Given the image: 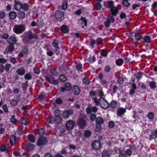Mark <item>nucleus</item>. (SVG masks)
Masks as SVG:
<instances>
[{
    "instance_id": "obj_1",
    "label": "nucleus",
    "mask_w": 157,
    "mask_h": 157,
    "mask_svg": "<svg viewBox=\"0 0 157 157\" xmlns=\"http://www.w3.org/2000/svg\"><path fill=\"white\" fill-rule=\"evenodd\" d=\"M22 40L25 44H31L33 42L31 40L34 39L37 40L39 36L36 33H34L31 30L25 32L22 36Z\"/></svg>"
},
{
    "instance_id": "obj_2",
    "label": "nucleus",
    "mask_w": 157,
    "mask_h": 157,
    "mask_svg": "<svg viewBox=\"0 0 157 157\" xmlns=\"http://www.w3.org/2000/svg\"><path fill=\"white\" fill-rule=\"evenodd\" d=\"M107 7L110 8L109 10L110 14L113 16H116L119 12V10L117 7L114 6V3L113 1L107 2Z\"/></svg>"
},
{
    "instance_id": "obj_3",
    "label": "nucleus",
    "mask_w": 157,
    "mask_h": 157,
    "mask_svg": "<svg viewBox=\"0 0 157 157\" xmlns=\"http://www.w3.org/2000/svg\"><path fill=\"white\" fill-rule=\"evenodd\" d=\"M26 29V26L24 24L15 25L13 28V32L17 34L22 33Z\"/></svg>"
},
{
    "instance_id": "obj_4",
    "label": "nucleus",
    "mask_w": 157,
    "mask_h": 157,
    "mask_svg": "<svg viewBox=\"0 0 157 157\" xmlns=\"http://www.w3.org/2000/svg\"><path fill=\"white\" fill-rule=\"evenodd\" d=\"M55 17L56 19L61 22L65 19L64 13L61 10H58L55 12Z\"/></svg>"
},
{
    "instance_id": "obj_5",
    "label": "nucleus",
    "mask_w": 157,
    "mask_h": 157,
    "mask_svg": "<svg viewBox=\"0 0 157 157\" xmlns=\"http://www.w3.org/2000/svg\"><path fill=\"white\" fill-rule=\"evenodd\" d=\"M47 143L48 140L46 137L44 136H40L37 140L36 144L38 146L40 147L47 144Z\"/></svg>"
},
{
    "instance_id": "obj_6",
    "label": "nucleus",
    "mask_w": 157,
    "mask_h": 157,
    "mask_svg": "<svg viewBox=\"0 0 157 157\" xmlns=\"http://www.w3.org/2000/svg\"><path fill=\"white\" fill-rule=\"evenodd\" d=\"M91 37L92 38V36ZM90 45L92 48H94L95 44L98 45H102L103 44V39L100 37H98L96 40L90 38Z\"/></svg>"
},
{
    "instance_id": "obj_7",
    "label": "nucleus",
    "mask_w": 157,
    "mask_h": 157,
    "mask_svg": "<svg viewBox=\"0 0 157 157\" xmlns=\"http://www.w3.org/2000/svg\"><path fill=\"white\" fill-rule=\"evenodd\" d=\"M73 113V111L72 109H65L63 111L62 115L64 119H68Z\"/></svg>"
},
{
    "instance_id": "obj_8",
    "label": "nucleus",
    "mask_w": 157,
    "mask_h": 157,
    "mask_svg": "<svg viewBox=\"0 0 157 157\" xmlns=\"http://www.w3.org/2000/svg\"><path fill=\"white\" fill-rule=\"evenodd\" d=\"M44 78L46 81H47L49 83L53 84L54 85H57L59 83V80L58 79H55V78L53 76H52V78H50L48 76H45Z\"/></svg>"
},
{
    "instance_id": "obj_9",
    "label": "nucleus",
    "mask_w": 157,
    "mask_h": 157,
    "mask_svg": "<svg viewBox=\"0 0 157 157\" xmlns=\"http://www.w3.org/2000/svg\"><path fill=\"white\" fill-rule=\"evenodd\" d=\"M77 124L80 129L84 128L87 125L86 121L82 118H80L77 120Z\"/></svg>"
},
{
    "instance_id": "obj_10",
    "label": "nucleus",
    "mask_w": 157,
    "mask_h": 157,
    "mask_svg": "<svg viewBox=\"0 0 157 157\" xmlns=\"http://www.w3.org/2000/svg\"><path fill=\"white\" fill-rule=\"evenodd\" d=\"M100 105L101 108L104 109H106L109 106V104L107 101L104 98H102L100 103Z\"/></svg>"
},
{
    "instance_id": "obj_11",
    "label": "nucleus",
    "mask_w": 157,
    "mask_h": 157,
    "mask_svg": "<svg viewBox=\"0 0 157 157\" xmlns=\"http://www.w3.org/2000/svg\"><path fill=\"white\" fill-rule=\"evenodd\" d=\"M54 116H50L47 119V121L49 124H53L56 123L57 124H61V123L58 122L57 121L58 120Z\"/></svg>"
},
{
    "instance_id": "obj_12",
    "label": "nucleus",
    "mask_w": 157,
    "mask_h": 157,
    "mask_svg": "<svg viewBox=\"0 0 157 157\" xmlns=\"http://www.w3.org/2000/svg\"><path fill=\"white\" fill-rule=\"evenodd\" d=\"M71 85L68 82L66 83L63 87H61L60 90L62 92H64L65 91H69L71 89Z\"/></svg>"
},
{
    "instance_id": "obj_13",
    "label": "nucleus",
    "mask_w": 157,
    "mask_h": 157,
    "mask_svg": "<svg viewBox=\"0 0 157 157\" xmlns=\"http://www.w3.org/2000/svg\"><path fill=\"white\" fill-rule=\"evenodd\" d=\"M93 149L98 150L100 149L101 147V144L100 142L98 140L94 141L91 145Z\"/></svg>"
},
{
    "instance_id": "obj_14",
    "label": "nucleus",
    "mask_w": 157,
    "mask_h": 157,
    "mask_svg": "<svg viewBox=\"0 0 157 157\" xmlns=\"http://www.w3.org/2000/svg\"><path fill=\"white\" fill-rule=\"evenodd\" d=\"M13 3L14 9L17 11L20 10L21 9L22 3L19 1L14 0L13 1Z\"/></svg>"
},
{
    "instance_id": "obj_15",
    "label": "nucleus",
    "mask_w": 157,
    "mask_h": 157,
    "mask_svg": "<svg viewBox=\"0 0 157 157\" xmlns=\"http://www.w3.org/2000/svg\"><path fill=\"white\" fill-rule=\"evenodd\" d=\"M54 115L55 117L57 119V120L58 122L61 123L62 121V118L60 116L61 112L60 110L59 109H56L54 112Z\"/></svg>"
},
{
    "instance_id": "obj_16",
    "label": "nucleus",
    "mask_w": 157,
    "mask_h": 157,
    "mask_svg": "<svg viewBox=\"0 0 157 157\" xmlns=\"http://www.w3.org/2000/svg\"><path fill=\"white\" fill-rule=\"evenodd\" d=\"M75 126V124L74 122L71 120H69L67 121L66 127V128L67 130H72L74 128Z\"/></svg>"
},
{
    "instance_id": "obj_17",
    "label": "nucleus",
    "mask_w": 157,
    "mask_h": 157,
    "mask_svg": "<svg viewBox=\"0 0 157 157\" xmlns=\"http://www.w3.org/2000/svg\"><path fill=\"white\" fill-rule=\"evenodd\" d=\"M14 45L10 44L7 46L5 50H4V54H7L12 52L14 50Z\"/></svg>"
},
{
    "instance_id": "obj_18",
    "label": "nucleus",
    "mask_w": 157,
    "mask_h": 157,
    "mask_svg": "<svg viewBox=\"0 0 157 157\" xmlns=\"http://www.w3.org/2000/svg\"><path fill=\"white\" fill-rule=\"evenodd\" d=\"M126 110L125 108H120L117 109V117H121L126 112Z\"/></svg>"
},
{
    "instance_id": "obj_19",
    "label": "nucleus",
    "mask_w": 157,
    "mask_h": 157,
    "mask_svg": "<svg viewBox=\"0 0 157 157\" xmlns=\"http://www.w3.org/2000/svg\"><path fill=\"white\" fill-rule=\"evenodd\" d=\"M135 146H130V148L127 149L125 151V154L126 155L130 156L132 154V150H135Z\"/></svg>"
},
{
    "instance_id": "obj_20",
    "label": "nucleus",
    "mask_w": 157,
    "mask_h": 157,
    "mask_svg": "<svg viewBox=\"0 0 157 157\" xmlns=\"http://www.w3.org/2000/svg\"><path fill=\"white\" fill-rule=\"evenodd\" d=\"M17 41V40L16 38L15 37L13 36L10 37L7 40V42L8 44L13 45L16 43Z\"/></svg>"
},
{
    "instance_id": "obj_21",
    "label": "nucleus",
    "mask_w": 157,
    "mask_h": 157,
    "mask_svg": "<svg viewBox=\"0 0 157 157\" xmlns=\"http://www.w3.org/2000/svg\"><path fill=\"white\" fill-rule=\"evenodd\" d=\"M16 72L18 75L22 76L25 74V71L24 68L20 67L17 70Z\"/></svg>"
},
{
    "instance_id": "obj_22",
    "label": "nucleus",
    "mask_w": 157,
    "mask_h": 157,
    "mask_svg": "<svg viewBox=\"0 0 157 157\" xmlns=\"http://www.w3.org/2000/svg\"><path fill=\"white\" fill-rule=\"evenodd\" d=\"M135 40L136 42L139 41H142L143 36L139 33H136L134 36Z\"/></svg>"
},
{
    "instance_id": "obj_23",
    "label": "nucleus",
    "mask_w": 157,
    "mask_h": 157,
    "mask_svg": "<svg viewBox=\"0 0 157 157\" xmlns=\"http://www.w3.org/2000/svg\"><path fill=\"white\" fill-rule=\"evenodd\" d=\"M17 16H18V18L20 19H23L25 17V13L24 11H23L21 10H18V12L17 13Z\"/></svg>"
},
{
    "instance_id": "obj_24",
    "label": "nucleus",
    "mask_w": 157,
    "mask_h": 157,
    "mask_svg": "<svg viewBox=\"0 0 157 157\" xmlns=\"http://www.w3.org/2000/svg\"><path fill=\"white\" fill-rule=\"evenodd\" d=\"M131 84L132 89L130 90L129 94L130 95H132L135 93L137 87L136 83Z\"/></svg>"
},
{
    "instance_id": "obj_25",
    "label": "nucleus",
    "mask_w": 157,
    "mask_h": 157,
    "mask_svg": "<svg viewBox=\"0 0 157 157\" xmlns=\"http://www.w3.org/2000/svg\"><path fill=\"white\" fill-rule=\"evenodd\" d=\"M61 32L66 33L69 32V29L67 26L65 25H62L60 28Z\"/></svg>"
},
{
    "instance_id": "obj_26",
    "label": "nucleus",
    "mask_w": 157,
    "mask_h": 157,
    "mask_svg": "<svg viewBox=\"0 0 157 157\" xmlns=\"http://www.w3.org/2000/svg\"><path fill=\"white\" fill-rule=\"evenodd\" d=\"M74 94L75 95L78 96L80 92V89L78 86L75 85L74 86Z\"/></svg>"
},
{
    "instance_id": "obj_27",
    "label": "nucleus",
    "mask_w": 157,
    "mask_h": 157,
    "mask_svg": "<svg viewBox=\"0 0 157 157\" xmlns=\"http://www.w3.org/2000/svg\"><path fill=\"white\" fill-rule=\"evenodd\" d=\"M36 23L37 24V28L39 29L42 28L43 25V20L41 18L37 19Z\"/></svg>"
},
{
    "instance_id": "obj_28",
    "label": "nucleus",
    "mask_w": 157,
    "mask_h": 157,
    "mask_svg": "<svg viewBox=\"0 0 157 157\" xmlns=\"http://www.w3.org/2000/svg\"><path fill=\"white\" fill-rule=\"evenodd\" d=\"M151 38L149 36L145 35L144 37H143L142 41L147 43H149L151 42Z\"/></svg>"
},
{
    "instance_id": "obj_29",
    "label": "nucleus",
    "mask_w": 157,
    "mask_h": 157,
    "mask_svg": "<svg viewBox=\"0 0 157 157\" xmlns=\"http://www.w3.org/2000/svg\"><path fill=\"white\" fill-rule=\"evenodd\" d=\"M27 138L30 142L34 143L35 141V137L34 135L29 134L27 136Z\"/></svg>"
},
{
    "instance_id": "obj_30",
    "label": "nucleus",
    "mask_w": 157,
    "mask_h": 157,
    "mask_svg": "<svg viewBox=\"0 0 157 157\" xmlns=\"http://www.w3.org/2000/svg\"><path fill=\"white\" fill-rule=\"evenodd\" d=\"M147 117L150 121H153L155 118V115L152 112H149L147 115Z\"/></svg>"
},
{
    "instance_id": "obj_31",
    "label": "nucleus",
    "mask_w": 157,
    "mask_h": 157,
    "mask_svg": "<svg viewBox=\"0 0 157 157\" xmlns=\"http://www.w3.org/2000/svg\"><path fill=\"white\" fill-rule=\"evenodd\" d=\"M9 16L10 19L14 20L17 17V14L15 11H11L9 12Z\"/></svg>"
},
{
    "instance_id": "obj_32",
    "label": "nucleus",
    "mask_w": 157,
    "mask_h": 157,
    "mask_svg": "<svg viewBox=\"0 0 157 157\" xmlns=\"http://www.w3.org/2000/svg\"><path fill=\"white\" fill-rule=\"evenodd\" d=\"M95 123L98 125H101L104 123V121L102 118L98 117L96 120Z\"/></svg>"
},
{
    "instance_id": "obj_33",
    "label": "nucleus",
    "mask_w": 157,
    "mask_h": 157,
    "mask_svg": "<svg viewBox=\"0 0 157 157\" xmlns=\"http://www.w3.org/2000/svg\"><path fill=\"white\" fill-rule=\"evenodd\" d=\"M75 69L78 73L82 72L83 71L82 69V65L80 63H77L75 66Z\"/></svg>"
},
{
    "instance_id": "obj_34",
    "label": "nucleus",
    "mask_w": 157,
    "mask_h": 157,
    "mask_svg": "<svg viewBox=\"0 0 157 157\" xmlns=\"http://www.w3.org/2000/svg\"><path fill=\"white\" fill-rule=\"evenodd\" d=\"M23 91H25L29 86L28 81H26L25 82H23L21 84Z\"/></svg>"
},
{
    "instance_id": "obj_35",
    "label": "nucleus",
    "mask_w": 157,
    "mask_h": 157,
    "mask_svg": "<svg viewBox=\"0 0 157 157\" xmlns=\"http://www.w3.org/2000/svg\"><path fill=\"white\" fill-rule=\"evenodd\" d=\"M150 137L151 139H155L157 138V129L155 131H152L150 135Z\"/></svg>"
},
{
    "instance_id": "obj_36",
    "label": "nucleus",
    "mask_w": 157,
    "mask_h": 157,
    "mask_svg": "<svg viewBox=\"0 0 157 157\" xmlns=\"http://www.w3.org/2000/svg\"><path fill=\"white\" fill-rule=\"evenodd\" d=\"M21 9L25 11H28L29 9V6L28 4L25 3L21 5Z\"/></svg>"
},
{
    "instance_id": "obj_37",
    "label": "nucleus",
    "mask_w": 157,
    "mask_h": 157,
    "mask_svg": "<svg viewBox=\"0 0 157 157\" xmlns=\"http://www.w3.org/2000/svg\"><path fill=\"white\" fill-rule=\"evenodd\" d=\"M17 140L16 136L14 135H12L10 140V143L11 144L13 145L15 144Z\"/></svg>"
},
{
    "instance_id": "obj_38",
    "label": "nucleus",
    "mask_w": 157,
    "mask_h": 157,
    "mask_svg": "<svg viewBox=\"0 0 157 157\" xmlns=\"http://www.w3.org/2000/svg\"><path fill=\"white\" fill-rule=\"evenodd\" d=\"M82 81L83 84L85 85H89L90 83V81L87 76H85L82 79Z\"/></svg>"
},
{
    "instance_id": "obj_39",
    "label": "nucleus",
    "mask_w": 157,
    "mask_h": 157,
    "mask_svg": "<svg viewBox=\"0 0 157 157\" xmlns=\"http://www.w3.org/2000/svg\"><path fill=\"white\" fill-rule=\"evenodd\" d=\"M26 148L28 151L33 150L34 148V145L30 143H28L26 145Z\"/></svg>"
},
{
    "instance_id": "obj_40",
    "label": "nucleus",
    "mask_w": 157,
    "mask_h": 157,
    "mask_svg": "<svg viewBox=\"0 0 157 157\" xmlns=\"http://www.w3.org/2000/svg\"><path fill=\"white\" fill-rule=\"evenodd\" d=\"M59 41L57 39L55 38H54L53 39L52 44L54 48H56V47H59Z\"/></svg>"
},
{
    "instance_id": "obj_41",
    "label": "nucleus",
    "mask_w": 157,
    "mask_h": 157,
    "mask_svg": "<svg viewBox=\"0 0 157 157\" xmlns=\"http://www.w3.org/2000/svg\"><path fill=\"white\" fill-rule=\"evenodd\" d=\"M67 0H63L62 3V5L61 6V9L63 10H66L67 9Z\"/></svg>"
},
{
    "instance_id": "obj_42",
    "label": "nucleus",
    "mask_w": 157,
    "mask_h": 157,
    "mask_svg": "<svg viewBox=\"0 0 157 157\" xmlns=\"http://www.w3.org/2000/svg\"><path fill=\"white\" fill-rule=\"evenodd\" d=\"M96 61L95 57L94 55H90L88 59V61L91 63H94Z\"/></svg>"
},
{
    "instance_id": "obj_43",
    "label": "nucleus",
    "mask_w": 157,
    "mask_h": 157,
    "mask_svg": "<svg viewBox=\"0 0 157 157\" xmlns=\"http://www.w3.org/2000/svg\"><path fill=\"white\" fill-rule=\"evenodd\" d=\"M45 133V130L43 128H40L38 130V134L40 136H43Z\"/></svg>"
},
{
    "instance_id": "obj_44",
    "label": "nucleus",
    "mask_w": 157,
    "mask_h": 157,
    "mask_svg": "<svg viewBox=\"0 0 157 157\" xmlns=\"http://www.w3.org/2000/svg\"><path fill=\"white\" fill-rule=\"evenodd\" d=\"M100 54L104 57H107L108 55V52L105 49H103L101 50Z\"/></svg>"
},
{
    "instance_id": "obj_45",
    "label": "nucleus",
    "mask_w": 157,
    "mask_h": 157,
    "mask_svg": "<svg viewBox=\"0 0 157 157\" xmlns=\"http://www.w3.org/2000/svg\"><path fill=\"white\" fill-rule=\"evenodd\" d=\"M109 106L113 109L116 108L117 106V101L114 100H113L109 104Z\"/></svg>"
},
{
    "instance_id": "obj_46",
    "label": "nucleus",
    "mask_w": 157,
    "mask_h": 157,
    "mask_svg": "<svg viewBox=\"0 0 157 157\" xmlns=\"http://www.w3.org/2000/svg\"><path fill=\"white\" fill-rule=\"evenodd\" d=\"M115 16H113L112 15L109 16L107 17V20L109 21L111 23H112L114 22L115 18L114 17Z\"/></svg>"
},
{
    "instance_id": "obj_47",
    "label": "nucleus",
    "mask_w": 157,
    "mask_h": 157,
    "mask_svg": "<svg viewBox=\"0 0 157 157\" xmlns=\"http://www.w3.org/2000/svg\"><path fill=\"white\" fill-rule=\"evenodd\" d=\"M124 63V61L122 59H118L116 61V65L119 66H121Z\"/></svg>"
},
{
    "instance_id": "obj_48",
    "label": "nucleus",
    "mask_w": 157,
    "mask_h": 157,
    "mask_svg": "<svg viewBox=\"0 0 157 157\" xmlns=\"http://www.w3.org/2000/svg\"><path fill=\"white\" fill-rule=\"evenodd\" d=\"M102 98H100L98 100V98L96 97L93 98H92V100L95 103L96 105H98L100 104V103L101 100H102Z\"/></svg>"
},
{
    "instance_id": "obj_49",
    "label": "nucleus",
    "mask_w": 157,
    "mask_h": 157,
    "mask_svg": "<svg viewBox=\"0 0 157 157\" xmlns=\"http://www.w3.org/2000/svg\"><path fill=\"white\" fill-rule=\"evenodd\" d=\"M51 73L54 76H57L58 74V72L55 68H51L50 69Z\"/></svg>"
},
{
    "instance_id": "obj_50",
    "label": "nucleus",
    "mask_w": 157,
    "mask_h": 157,
    "mask_svg": "<svg viewBox=\"0 0 157 157\" xmlns=\"http://www.w3.org/2000/svg\"><path fill=\"white\" fill-rule=\"evenodd\" d=\"M92 134L91 131L89 130H86L84 132V136L85 137H89Z\"/></svg>"
},
{
    "instance_id": "obj_51",
    "label": "nucleus",
    "mask_w": 157,
    "mask_h": 157,
    "mask_svg": "<svg viewBox=\"0 0 157 157\" xmlns=\"http://www.w3.org/2000/svg\"><path fill=\"white\" fill-rule=\"evenodd\" d=\"M45 97V95L44 93L42 92L40 93L38 96L37 98L39 100H41L43 99Z\"/></svg>"
},
{
    "instance_id": "obj_52",
    "label": "nucleus",
    "mask_w": 157,
    "mask_h": 157,
    "mask_svg": "<svg viewBox=\"0 0 157 157\" xmlns=\"http://www.w3.org/2000/svg\"><path fill=\"white\" fill-rule=\"evenodd\" d=\"M149 85L151 90L154 89L156 87V83L155 81H151L150 82Z\"/></svg>"
},
{
    "instance_id": "obj_53",
    "label": "nucleus",
    "mask_w": 157,
    "mask_h": 157,
    "mask_svg": "<svg viewBox=\"0 0 157 157\" xmlns=\"http://www.w3.org/2000/svg\"><path fill=\"white\" fill-rule=\"evenodd\" d=\"M102 157H109V152L106 150H103L102 153Z\"/></svg>"
},
{
    "instance_id": "obj_54",
    "label": "nucleus",
    "mask_w": 157,
    "mask_h": 157,
    "mask_svg": "<svg viewBox=\"0 0 157 157\" xmlns=\"http://www.w3.org/2000/svg\"><path fill=\"white\" fill-rule=\"evenodd\" d=\"M20 122L22 124L27 125L28 121L27 119L25 118H22L20 119Z\"/></svg>"
},
{
    "instance_id": "obj_55",
    "label": "nucleus",
    "mask_w": 157,
    "mask_h": 157,
    "mask_svg": "<svg viewBox=\"0 0 157 157\" xmlns=\"http://www.w3.org/2000/svg\"><path fill=\"white\" fill-rule=\"evenodd\" d=\"M11 67V65L10 64L8 63L5 64L4 67V68L6 71L7 72H9Z\"/></svg>"
},
{
    "instance_id": "obj_56",
    "label": "nucleus",
    "mask_w": 157,
    "mask_h": 157,
    "mask_svg": "<svg viewBox=\"0 0 157 157\" xmlns=\"http://www.w3.org/2000/svg\"><path fill=\"white\" fill-rule=\"evenodd\" d=\"M143 73L142 72H137L135 74V76L138 80L142 78Z\"/></svg>"
},
{
    "instance_id": "obj_57",
    "label": "nucleus",
    "mask_w": 157,
    "mask_h": 157,
    "mask_svg": "<svg viewBox=\"0 0 157 157\" xmlns=\"http://www.w3.org/2000/svg\"><path fill=\"white\" fill-rule=\"evenodd\" d=\"M32 75L30 73H26V74H25L24 76L25 79L27 80H29L31 79L32 78Z\"/></svg>"
},
{
    "instance_id": "obj_58",
    "label": "nucleus",
    "mask_w": 157,
    "mask_h": 157,
    "mask_svg": "<svg viewBox=\"0 0 157 157\" xmlns=\"http://www.w3.org/2000/svg\"><path fill=\"white\" fill-rule=\"evenodd\" d=\"M79 20L82 21V23L84 24L85 26H87V20L86 19L85 17H83L82 16Z\"/></svg>"
},
{
    "instance_id": "obj_59",
    "label": "nucleus",
    "mask_w": 157,
    "mask_h": 157,
    "mask_svg": "<svg viewBox=\"0 0 157 157\" xmlns=\"http://www.w3.org/2000/svg\"><path fill=\"white\" fill-rule=\"evenodd\" d=\"M0 150L2 152L6 151L7 152H8V148L5 145H1L0 146Z\"/></svg>"
},
{
    "instance_id": "obj_60",
    "label": "nucleus",
    "mask_w": 157,
    "mask_h": 157,
    "mask_svg": "<svg viewBox=\"0 0 157 157\" xmlns=\"http://www.w3.org/2000/svg\"><path fill=\"white\" fill-rule=\"evenodd\" d=\"M97 118L96 115L94 113H92L90 115V119L92 121H96Z\"/></svg>"
},
{
    "instance_id": "obj_61",
    "label": "nucleus",
    "mask_w": 157,
    "mask_h": 157,
    "mask_svg": "<svg viewBox=\"0 0 157 157\" xmlns=\"http://www.w3.org/2000/svg\"><path fill=\"white\" fill-rule=\"evenodd\" d=\"M59 79L62 82H64L66 81L67 78L64 75H61L59 76Z\"/></svg>"
},
{
    "instance_id": "obj_62",
    "label": "nucleus",
    "mask_w": 157,
    "mask_h": 157,
    "mask_svg": "<svg viewBox=\"0 0 157 157\" xmlns=\"http://www.w3.org/2000/svg\"><path fill=\"white\" fill-rule=\"evenodd\" d=\"M115 123L113 121H110L108 123V127L110 128H113L114 126Z\"/></svg>"
},
{
    "instance_id": "obj_63",
    "label": "nucleus",
    "mask_w": 157,
    "mask_h": 157,
    "mask_svg": "<svg viewBox=\"0 0 157 157\" xmlns=\"http://www.w3.org/2000/svg\"><path fill=\"white\" fill-rule=\"evenodd\" d=\"M16 132L17 134L21 136L24 133L25 130H23L22 129L18 128V129L16 130Z\"/></svg>"
},
{
    "instance_id": "obj_64",
    "label": "nucleus",
    "mask_w": 157,
    "mask_h": 157,
    "mask_svg": "<svg viewBox=\"0 0 157 157\" xmlns=\"http://www.w3.org/2000/svg\"><path fill=\"white\" fill-rule=\"evenodd\" d=\"M18 101L16 100L12 99L10 101V104L11 106H14L17 105Z\"/></svg>"
}]
</instances>
